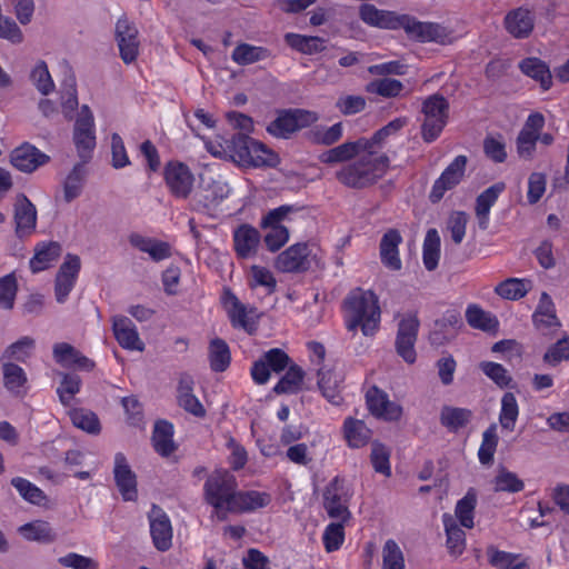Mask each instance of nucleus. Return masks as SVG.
<instances>
[{
	"instance_id": "nucleus-29",
	"label": "nucleus",
	"mask_w": 569,
	"mask_h": 569,
	"mask_svg": "<svg viewBox=\"0 0 569 569\" xmlns=\"http://www.w3.org/2000/svg\"><path fill=\"white\" fill-rule=\"evenodd\" d=\"M367 138H360L356 141H347L327 151H323L319 156V160L326 164L343 162L348 163L351 162L359 153H361V150H367Z\"/></svg>"
},
{
	"instance_id": "nucleus-57",
	"label": "nucleus",
	"mask_w": 569,
	"mask_h": 569,
	"mask_svg": "<svg viewBox=\"0 0 569 569\" xmlns=\"http://www.w3.org/2000/svg\"><path fill=\"white\" fill-rule=\"evenodd\" d=\"M530 289V281L526 279L510 278L496 287V293L509 300H518L525 297Z\"/></svg>"
},
{
	"instance_id": "nucleus-34",
	"label": "nucleus",
	"mask_w": 569,
	"mask_h": 569,
	"mask_svg": "<svg viewBox=\"0 0 569 569\" xmlns=\"http://www.w3.org/2000/svg\"><path fill=\"white\" fill-rule=\"evenodd\" d=\"M129 243L141 252L148 253L156 261H162L171 257V246L154 238L144 237L139 233L129 236Z\"/></svg>"
},
{
	"instance_id": "nucleus-11",
	"label": "nucleus",
	"mask_w": 569,
	"mask_h": 569,
	"mask_svg": "<svg viewBox=\"0 0 569 569\" xmlns=\"http://www.w3.org/2000/svg\"><path fill=\"white\" fill-rule=\"evenodd\" d=\"M164 182L170 193L178 199H186L190 196L194 176L190 168L180 161H169L163 171Z\"/></svg>"
},
{
	"instance_id": "nucleus-38",
	"label": "nucleus",
	"mask_w": 569,
	"mask_h": 569,
	"mask_svg": "<svg viewBox=\"0 0 569 569\" xmlns=\"http://www.w3.org/2000/svg\"><path fill=\"white\" fill-rule=\"evenodd\" d=\"M342 432L348 446L353 449L365 447L371 439V430L367 425L362 420L352 417L345 419Z\"/></svg>"
},
{
	"instance_id": "nucleus-5",
	"label": "nucleus",
	"mask_w": 569,
	"mask_h": 569,
	"mask_svg": "<svg viewBox=\"0 0 569 569\" xmlns=\"http://www.w3.org/2000/svg\"><path fill=\"white\" fill-rule=\"evenodd\" d=\"M421 111L423 113L422 139L426 142H432L440 136L448 122L449 102L443 96L435 93L425 99Z\"/></svg>"
},
{
	"instance_id": "nucleus-7",
	"label": "nucleus",
	"mask_w": 569,
	"mask_h": 569,
	"mask_svg": "<svg viewBox=\"0 0 569 569\" xmlns=\"http://www.w3.org/2000/svg\"><path fill=\"white\" fill-rule=\"evenodd\" d=\"M293 210L292 206H280L262 217L260 226L267 230L263 240L271 252L278 251L288 242L289 230L284 222L289 221V216Z\"/></svg>"
},
{
	"instance_id": "nucleus-52",
	"label": "nucleus",
	"mask_w": 569,
	"mask_h": 569,
	"mask_svg": "<svg viewBox=\"0 0 569 569\" xmlns=\"http://www.w3.org/2000/svg\"><path fill=\"white\" fill-rule=\"evenodd\" d=\"M440 258V237L436 229H429L423 240L422 259L427 270H435Z\"/></svg>"
},
{
	"instance_id": "nucleus-12",
	"label": "nucleus",
	"mask_w": 569,
	"mask_h": 569,
	"mask_svg": "<svg viewBox=\"0 0 569 569\" xmlns=\"http://www.w3.org/2000/svg\"><path fill=\"white\" fill-rule=\"evenodd\" d=\"M318 120V114L307 110H295L278 116L267 128L268 132L278 138H288L291 133L306 128Z\"/></svg>"
},
{
	"instance_id": "nucleus-2",
	"label": "nucleus",
	"mask_w": 569,
	"mask_h": 569,
	"mask_svg": "<svg viewBox=\"0 0 569 569\" xmlns=\"http://www.w3.org/2000/svg\"><path fill=\"white\" fill-rule=\"evenodd\" d=\"M389 167L387 154L371 148L361 150L351 162L342 166L337 172V180L346 187L362 189L381 179Z\"/></svg>"
},
{
	"instance_id": "nucleus-53",
	"label": "nucleus",
	"mask_w": 569,
	"mask_h": 569,
	"mask_svg": "<svg viewBox=\"0 0 569 569\" xmlns=\"http://www.w3.org/2000/svg\"><path fill=\"white\" fill-rule=\"evenodd\" d=\"M209 360L213 371L222 372L229 367L231 356L226 341L219 338L211 340L209 346Z\"/></svg>"
},
{
	"instance_id": "nucleus-17",
	"label": "nucleus",
	"mask_w": 569,
	"mask_h": 569,
	"mask_svg": "<svg viewBox=\"0 0 569 569\" xmlns=\"http://www.w3.org/2000/svg\"><path fill=\"white\" fill-rule=\"evenodd\" d=\"M150 535L159 551H167L172 546V526L168 515L158 506H152L148 513Z\"/></svg>"
},
{
	"instance_id": "nucleus-37",
	"label": "nucleus",
	"mask_w": 569,
	"mask_h": 569,
	"mask_svg": "<svg viewBox=\"0 0 569 569\" xmlns=\"http://www.w3.org/2000/svg\"><path fill=\"white\" fill-rule=\"evenodd\" d=\"M271 501V496L267 492L249 490H237L234 503L231 513L251 512L267 507Z\"/></svg>"
},
{
	"instance_id": "nucleus-6",
	"label": "nucleus",
	"mask_w": 569,
	"mask_h": 569,
	"mask_svg": "<svg viewBox=\"0 0 569 569\" xmlns=\"http://www.w3.org/2000/svg\"><path fill=\"white\" fill-rule=\"evenodd\" d=\"M403 30L409 38L419 42L449 46L456 41L455 31L448 26L431 21H419L409 14H407Z\"/></svg>"
},
{
	"instance_id": "nucleus-19",
	"label": "nucleus",
	"mask_w": 569,
	"mask_h": 569,
	"mask_svg": "<svg viewBox=\"0 0 569 569\" xmlns=\"http://www.w3.org/2000/svg\"><path fill=\"white\" fill-rule=\"evenodd\" d=\"M366 400L369 411L377 418L397 421L402 416V407L389 400L388 395L377 387H371L367 391Z\"/></svg>"
},
{
	"instance_id": "nucleus-13",
	"label": "nucleus",
	"mask_w": 569,
	"mask_h": 569,
	"mask_svg": "<svg viewBox=\"0 0 569 569\" xmlns=\"http://www.w3.org/2000/svg\"><path fill=\"white\" fill-rule=\"evenodd\" d=\"M419 320L417 315H405L398 325V332L396 339L397 353L408 363L416 361L415 343L417 341Z\"/></svg>"
},
{
	"instance_id": "nucleus-51",
	"label": "nucleus",
	"mask_w": 569,
	"mask_h": 569,
	"mask_svg": "<svg viewBox=\"0 0 569 569\" xmlns=\"http://www.w3.org/2000/svg\"><path fill=\"white\" fill-rule=\"evenodd\" d=\"M86 178L84 162L77 163L67 176L63 182V197L67 202L78 198L83 188Z\"/></svg>"
},
{
	"instance_id": "nucleus-36",
	"label": "nucleus",
	"mask_w": 569,
	"mask_h": 569,
	"mask_svg": "<svg viewBox=\"0 0 569 569\" xmlns=\"http://www.w3.org/2000/svg\"><path fill=\"white\" fill-rule=\"evenodd\" d=\"M532 321L537 329L541 331L559 328L561 322L556 313V307L551 297L542 292L538 306L532 315Z\"/></svg>"
},
{
	"instance_id": "nucleus-22",
	"label": "nucleus",
	"mask_w": 569,
	"mask_h": 569,
	"mask_svg": "<svg viewBox=\"0 0 569 569\" xmlns=\"http://www.w3.org/2000/svg\"><path fill=\"white\" fill-rule=\"evenodd\" d=\"M78 256L68 254L56 277L54 295L59 303H63L76 284L80 271Z\"/></svg>"
},
{
	"instance_id": "nucleus-64",
	"label": "nucleus",
	"mask_w": 569,
	"mask_h": 569,
	"mask_svg": "<svg viewBox=\"0 0 569 569\" xmlns=\"http://www.w3.org/2000/svg\"><path fill=\"white\" fill-rule=\"evenodd\" d=\"M382 569H405V558L393 540H387L382 548Z\"/></svg>"
},
{
	"instance_id": "nucleus-62",
	"label": "nucleus",
	"mask_w": 569,
	"mask_h": 569,
	"mask_svg": "<svg viewBox=\"0 0 569 569\" xmlns=\"http://www.w3.org/2000/svg\"><path fill=\"white\" fill-rule=\"evenodd\" d=\"M370 460L376 472L386 477L391 476L390 451L385 445L372 442Z\"/></svg>"
},
{
	"instance_id": "nucleus-40",
	"label": "nucleus",
	"mask_w": 569,
	"mask_h": 569,
	"mask_svg": "<svg viewBox=\"0 0 569 569\" xmlns=\"http://www.w3.org/2000/svg\"><path fill=\"white\" fill-rule=\"evenodd\" d=\"M519 68L523 74L538 82L542 90L552 86V74L546 62L539 58H526L520 61Z\"/></svg>"
},
{
	"instance_id": "nucleus-27",
	"label": "nucleus",
	"mask_w": 569,
	"mask_h": 569,
	"mask_svg": "<svg viewBox=\"0 0 569 569\" xmlns=\"http://www.w3.org/2000/svg\"><path fill=\"white\" fill-rule=\"evenodd\" d=\"M503 26L513 38H528L535 27V14L526 7L512 9L506 14Z\"/></svg>"
},
{
	"instance_id": "nucleus-59",
	"label": "nucleus",
	"mask_w": 569,
	"mask_h": 569,
	"mask_svg": "<svg viewBox=\"0 0 569 569\" xmlns=\"http://www.w3.org/2000/svg\"><path fill=\"white\" fill-rule=\"evenodd\" d=\"M11 485L17 489L19 495L32 505H43L47 501L46 493L29 480L16 477L11 479Z\"/></svg>"
},
{
	"instance_id": "nucleus-61",
	"label": "nucleus",
	"mask_w": 569,
	"mask_h": 569,
	"mask_svg": "<svg viewBox=\"0 0 569 569\" xmlns=\"http://www.w3.org/2000/svg\"><path fill=\"white\" fill-rule=\"evenodd\" d=\"M403 89L401 81L392 78L373 80L367 84V91L385 98L398 97Z\"/></svg>"
},
{
	"instance_id": "nucleus-18",
	"label": "nucleus",
	"mask_w": 569,
	"mask_h": 569,
	"mask_svg": "<svg viewBox=\"0 0 569 569\" xmlns=\"http://www.w3.org/2000/svg\"><path fill=\"white\" fill-rule=\"evenodd\" d=\"M113 477L122 499L124 501H136L138 498L137 476L121 452L114 456Z\"/></svg>"
},
{
	"instance_id": "nucleus-10",
	"label": "nucleus",
	"mask_w": 569,
	"mask_h": 569,
	"mask_svg": "<svg viewBox=\"0 0 569 569\" xmlns=\"http://www.w3.org/2000/svg\"><path fill=\"white\" fill-rule=\"evenodd\" d=\"M223 305L232 327L241 328L248 333H253L256 331L260 317L256 307L242 303L230 291L224 293Z\"/></svg>"
},
{
	"instance_id": "nucleus-42",
	"label": "nucleus",
	"mask_w": 569,
	"mask_h": 569,
	"mask_svg": "<svg viewBox=\"0 0 569 569\" xmlns=\"http://www.w3.org/2000/svg\"><path fill=\"white\" fill-rule=\"evenodd\" d=\"M270 57L271 52L268 48L246 42L237 44L231 54L232 61L239 66L252 64Z\"/></svg>"
},
{
	"instance_id": "nucleus-63",
	"label": "nucleus",
	"mask_w": 569,
	"mask_h": 569,
	"mask_svg": "<svg viewBox=\"0 0 569 569\" xmlns=\"http://www.w3.org/2000/svg\"><path fill=\"white\" fill-rule=\"evenodd\" d=\"M479 367L498 387L507 388L510 386L512 377L502 365L492 361H482Z\"/></svg>"
},
{
	"instance_id": "nucleus-46",
	"label": "nucleus",
	"mask_w": 569,
	"mask_h": 569,
	"mask_svg": "<svg viewBox=\"0 0 569 569\" xmlns=\"http://www.w3.org/2000/svg\"><path fill=\"white\" fill-rule=\"evenodd\" d=\"M61 248L57 242L42 243L37 247L34 256L30 260L33 273L49 268L60 256Z\"/></svg>"
},
{
	"instance_id": "nucleus-30",
	"label": "nucleus",
	"mask_w": 569,
	"mask_h": 569,
	"mask_svg": "<svg viewBox=\"0 0 569 569\" xmlns=\"http://www.w3.org/2000/svg\"><path fill=\"white\" fill-rule=\"evenodd\" d=\"M113 335L118 343L128 350L142 351L144 343L140 339L137 327L127 317L118 316L112 321Z\"/></svg>"
},
{
	"instance_id": "nucleus-4",
	"label": "nucleus",
	"mask_w": 569,
	"mask_h": 569,
	"mask_svg": "<svg viewBox=\"0 0 569 569\" xmlns=\"http://www.w3.org/2000/svg\"><path fill=\"white\" fill-rule=\"evenodd\" d=\"M238 482L236 477L228 470H216L206 480L203 497L208 505L213 508V516L224 521L232 511Z\"/></svg>"
},
{
	"instance_id": "nucleus-3",
	"label": "nucleus",
	"mask_w": 569,
	"mask_h": 569,
	"mask_svg": "<svg viewBox=\"0 0 569 569\" xmlns=\"http://www.w3.org/2000/svg\"><path fill=\"white\" fill-rule=\"evenodd\" d=\"M345 323L349 331L359 327L365 336H372L380 323V307L378 297L371 290L356 288L343 301Z\"/></svg>"
},
{
	"instance_id": "nucleus-35",
	"label": "nucleus",
	"mask_w": 569,
	"mask_h": 569,
	"mask_svg": "<svg viewBox=\"0 0 569 569\" xmlns=\"http://www.w3.org/2000/svg\"><path fill=\"white\" fill-rule=\"evenodd\" d=\"M194 381L190 376L180 377L177 387L178 405L194 417H204L206 410L202 403L193 393Z\"/></svg>"
},
{
	"instance_id": "nucleus-47",
	"label": "nucleus",
	"mask_w": 569,
	"mask_h": 569,
	"mask_svg": "<svg viewBox=\"0 0 569 569\" xmlns=\"http://www.w3.org/2000/svg\"><path fill=\"white\" fill-rule=\"evenodd\" d=\"M477 506V496L475 491L469 490L463 498L458 500L455 515L457 523L459 522L461 527L471 529L475 526V509Z\"/></svg>"
},
{
	"instance_id": "nucleus-8",
	"label": "nucleus",
	"mask_w": 569,
	"mask_h": 569,
	"mask_svg": "<svg viewBox=\"0 0 569 569\" xmlns=\"http://www.w3.org/2000/svg\"><path fill=\"white\" fill-rule=\"evenodd\" d=\"M73 142L83 162L91 158L96 147L94 118L87 104L80 108L73 127Z\"/></svg>"
},
{
	"instance_id": "nucleus-56",
	"label": "nucleus",
	"mask_w": 569,
	"mask_h": 569,
	"mask_svg": "<svg viewBox=\"0 0 569 569\" xmlns=\"http://www.w3.org/2000/svg\"><path fill=\"white\" fill-rule=\"evenodd\" d=\"M408 123V119L406 117H400L391 120L388 124L379 129L371 138H367V147L373 150H378L382 148L386 140L397 134L402 128H405Z\"/></svg>"
},
{
	"instance_id": "nucleus-41",
	"label": "nucleus",
	"mask_w": 569,
	"mask_h": 569,
	"mask_svg": "<svg viewBox=\"0 0 569 569\" xmlns=\"http://www.w3.org/2000/svg\"><path fill=\"white\" fill-rule=\"evenodd\" d=\"M3 385L14 396H23L28 390L26 371L12 362H2Z\"/></svg>"
},
{
	"instance_id": "nucleus-32",
	"label": "nucleus",
	"mask_w": 569,
	"mask_h": 569,
	"mask_svg": "<svg viewBox=\"0 0 569 569\" xmlns=\"http://www.w3.org/2000/svg\"><path fill=\"white\" fill-rule=\"evenodd\" d=\"M401 242L402 237L396 229H389L380 240V259L382 264L389 270L398 271L402 267L399 254V246Z\"/></svg>"
},
{
	"instance_id": "nucleus-54",
	"label": "nucleus",
	"mask_w": 569,
	"mask_h": 569,
	"mask_svg": "<svg viewBox=\"0 0 569 569\" xmlns=\"http://www.w3.org/2000/svg\"><path fill=\"white\" fill-rule=\"evenodd\" d=\"M497 425L491 423L483 432L481 445L478 450V458L482 465H491L493 456L497 450L499 437L497 432Z\"/></svg>"
},
{
	"instance_id": "nucleus-28",
	"label": "nucleus",
	"mask_w": 569,
	"mask_h": 569,
	"mask_svg": "<svg viewBox=\"0 0 569 569\" xmlns=\"http://www.w3.org/2000/svg\"><path fill=\"white\" fill-rule=\"evenodd\" d=\"M309 248L306 243H295L276 259L274 267L281 272H299L308 268Z\"/></svg>"
},
{
	"instance_id": "nucleus-49",
	"label": "nucleus",
	"mask_w": 569,
	"mask_h": 569,
	"mask_svg": "<svg viewBox=\"0 0 569 569\" xmlns=\"http://www.w3.org/2000/svg\"><path fill=\"white\" fill-rule=\"evenodd\" d=\"M519 417V405L512 392H506L501 398L499 423L503 430L513 431Z\"/></svg>"
},
{
	"instance_id": "nucleus-24",
	"label": "nucleus",
	"mask_w": 569,
	"mask_h": 569,
	"mask_svg": "<svg viewBox=\"0 0 569 569\" xmlns=\"http://www.w3.org/2000/svg\"><path fill=\"white\" fill-rule=\"evenodd\" d=\"M230 194L229 184L221 180L208 182L201 192L194 198L193 207L196 210L211 212Z\"/></svg>"
},
{
	"instance_id": "nucleus-16",
	"label": "nucleus",
	"mask_w": 569,
	"mask_h": 569,
	"mask_svg": "<svg viewBox=\"0 0 569 569\" xmlns=\"http://www.w3.org/2000/svg\"><path fill=\"white\" fill-rule=\"evenodd\" d=\"M467 161L466 156H457L442 171L440 177L435 181L430 191L429 198L432 202L440 201L447 191L453 189L461 182L465 176Z\"/></svg>"
},
{
	"instance_id": "nucleus-45",
	"label": "nucleus",
	"mask_w": 569,
	"mask_h": 569,
	"mask_svg": "<svg viewBox=\"0 0 569 569\" xmlns=\"http://www.w3.org/2000/svg\"><path fill=\"white\" fill-rule=\"evenodd\" d=\"M472 412L467 408L443 406L440 411V423L451 432H457L471 420Z\"/></svg>"
},
{
	"instance_id": "nucleus-58",
	"label": "nucleus",
	"mask_w": 569,
	"mask_h": 569,
	"mask_svg": "<svg viewBox=\"0 0 569 569\" xmlns=\"http://www.w3.org/2000/svg\"><path fill=\"white\" fill-rule=\"evenodd\" d=\"M69 416L74 427L92 435L100 432V422L94 412L76 408L70 410Z\"/></svg>"
},
{
	"instance_id": "nucleus-50",
	"label": "nucleus",
	"mask_w": 569,
	"mask_h": 569,
	"mask_svg": "<svg viewBox=\"0 0 569 569\" xmlns=\"http://www.w3.org/2000/svg\"><path fill=\"white\" fill-rule=\"evenodd\" d=\"M286 42L305 54H313L326 49V40L319 37H308L297 33H287Z\"/></svg>"
},
{
	"instance_id": "nucleus-21",
	"label": "nucleus",
	"mask_w": 569,
	"mask_h": 569,
	"mask_svg": "<svg viewBox=\"0 0 569 569\" xmlns=\"http://www.w3.org/2000/svg\"><path fill=\"white\" fill-rule=\"evenodd\" d=\"M233 249L238 258H253L259 250L261 234L251 224L242 223L232 231Z\"/></svg>"
},
{
	"instance_id": "nucleus-26",
	"label": "nucleus",
	"mask_w": 569,
	"mask_h": 569,
	"mask_svg": "<svg viewBox=\"0 0 569 569\" xmlns=\"http://www.w3.org/2000/svg\"><path fill=\"white\" fill-rule=\"evenodd\" d=\"M323 507L330 518L346 522L350 518L347 498L342 491L340 481L336 478L326 488L323 493Z\"/></svg>"
},
{
	"instance_id": "nucleus-60",
	"label": "nucleus",
	"mask_w": 569,
	"mask_h": 569,
	"mask_svg": "<svg viewBox=\"0 0 569 569\" xmlns=\"http://www.w3.org/2000/svg\"><path fill=\"white\" fill-rule=\"evenodd\" d=\"M33 349L34 340L30 337H22L6 349L1 357V361L11 362V360H17L24 362L31 356Z\"/></svg>"
},
{
	"instance_id": "nucleus-39",
	"label": "nucleus",
	"mask_w": 569,
	"mask_h": 569,
	"mask_svg": "<svg viewBox=\"0 0 569 569\" xmlns=\"http://www.w3.org/2000/svg\"><path fill=\"white\" fill-rule=\"evenodd\" d=\"M442 523L447 536V548L451 556L459 557L466 549V533L450 513L442 515Z\"/></svg>"
},
{
	"instance_id": "nucleus-23",
	"label": "nucleus",
	"mask_w": 569,
	"mask_h": 569,
	"mask_svg": "<svg viewBox=\"0 0 569 569\" xmlns=\"http://www.w3.org/2000/svg\"><path fill=\"white\" fill-rule=\"evenodd\" d=\"M13 219L16 233L19 238L29 236L34 231L37 226V209L23 193H19L16 197Z\"/></svg>"
},
{
	"instance_id": "nucleus-33",
	"label": "nucleus",
	"mask_w": 569,
	"mask_h": 569,
	"mask_svg": "<svg viewBox=\"0 0 569 569\" xmlns=\"http://www.w3.org/2000/svg\"><path fill=\"white\" fill-rule=\"evenodd\" d=\"M318 386L323 397L332 405L339 406L342 402L341 389L343 382V373L323 366L318 372Z\"/></svg>"
},
{
	"instance_id": "nucleus-25",
	"label": "nucleus",
	"mask_w": 569,
	"mask_h": 569,
	"mask_svg": "<svg viewBox=\"0 0 569 569\" xmlns=\"http://www.w3.org/2000/svg\"><path fill=\"white\" fill-rule=\"evenodd\" d=\"M49 159V156L28 142L13 149L10 154L11 164L19 171L28 173L46 164Z\"/></svg>"
},
{
	"instance_id": "nucleus-55",
	"label": "nucleus",
	"mask_w": 569,
	"mask_h": 569,
	"mask_svg": "<svg viewBox=\"0 0 569 569\" xmlns=\"http://www.w3.org/2000/svg\"><path fill=\"white\" fill-rule=\"evenodd\" d=\"M30 81L42 94L48 96L53 92L56 86L44 61L39 60L30 71Z\"/></svg>"
},
{
	"instance_id": "nucleus-1",
	"label": "nucleus",
	"mask_w": 569,
	"mask_h": 569,
	"mask_svg": "<svg viewBox=\"0 0 569 569\" xmlns=\"http://www.w3.org/2000/svg\"><path fill=\"white\" fill-rule=\"evenodd\" d=\"M207 150L214 157L229 159L242 167H274L278 156L263 143L244 133L230 139L217 136L206 142Z\"/></svg>"
},
{
	"instance_id": "nucleus-14",
	"label": "nucleus",
	"mask_w": 569,
	"mask_h": 569,
	"mask_svg": "<svg viewBox=\"0 0 569 569\" xmlns=\"http://www.w3.org/2000/svg\"><path fill=\"white\" fill-rule=\"evenodd\" d=\"M545 127V117L540 112H532L528 116L523 127L517 137V153L523 160H531L535 157L539 132Z\"/></svg>"
},
{
	"instance_id": "nucleus-20",
	"label": "nucleus",
	"mask_w": 569,
	"mask_h": 569,
	"mask_svg": "<svg viewBox=\"0 0 569 569\" xmlns=\"http://www.w3.org/2000/svg\"><path fill=\"white\" fill-rule=\"evenodd\" d=\"M359 16L363 22L371 27L390 30L403 29L407 19V14L380 10L369 3H365L360 7Z\"/></svg>"
},
{
	"instance_id": "nucleus-15",
	"label": "nucleus",
	"mask_w": 569,
	"mask_h": 569,
	"mask_svg": "<svg viewBox=\"0 0 569 569\" xmlns=\"http://www.w3.org/2000/svg\"><path fill=\"white\" fill-rule=\"evenodd\" d=\"M114 33L120 58L126 64L133 62L140 48L137 27L126 17H122L116 23Z\"/></svg>"
},
{
	"instance_id": "nucleus-44",
	"label": "nucleus",
	"mask_w": 569,
	"mask_h": 569,
	"mask_svg": "<svg viewBox=\"0 0 569 569\" xmlns=\"http://www.w3.org/2000/svg\"><path fill=\"white\" fill-rule=\"evenodd\" d=\"M21 536L29 541L51 543L57 539V533L49 522L36 520L24 523L19 528Z\"/></svg>"
},
{
	"instance_id": "nucleus-9",
	"label": "nucleus",
	"mask_w": 569,
	"mask_h": 569,
	"mask_svg": "<svg viewBox=\"0 0 569 569\" xmlns=\"http://www.w3.org/2000/svg\"><path fill=\"white\" fill-rule=\"evenodd\" d=\"M290 365L291 359L282 349L272 348L252 363L250 373L257 385H266L271 372L280 373Z\"/></svg>"
},
{
	"instance_id": "nucleus-48",
	"label": "nucleus",
	"mask_w": 569,
	"mask_h": 569,
	"mask_svg": "<svg viewBox=\"0 0 569 569\" xmlns=\"http://www.w3.org/2000/svg\"><path fill=\"white\" fill-rule=\"evenodd\" d=\"M173 426L164 420L158 421L153 430V446L157 452L162 456H169L174 450Z\"/></svg>"
},
{
	"instance_id": "nucleus-43",
	"label": "nucleus",
	"mask_w": 569,
	"mask_h": 569,
	"mask_svg": "<svg viewBox=\"0 0 569 569\" xmlns=\"http://www.w3.org/2000/svg\"><path fill=\"white\" fill-rule=\"evenodd\" d=\"M305 372L296 363L290 365L287 368L286 373L273 387V392L277 395H295L298 393L303 383Z\"/></svg>"
},
{
	"instance_id": "nucleus-31",
	"label": "nucleus",
	"mask_w": 569,
	"mask_h": 569,
	"mask_svg": "<svg viewBox=\"0 0 569 569\" xmlns=\"http://www.w3.org/2000/svg\"><path fill=\"white\" fill-rule=\"evenodd\" d=\"M506 184L497 182L483 190L476 199L475 214L481 230H487L490 223V210L499 196L505 191Z\"/></svg>"
}]
</instances>
